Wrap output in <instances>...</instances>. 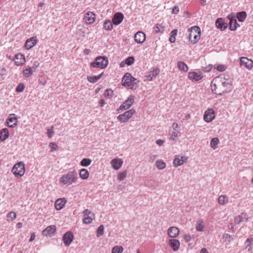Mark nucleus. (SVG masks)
Masks as SVG:
<instances>
[{
	"instance_id": "nucleus-63",
	"label": "nucleus",
	"mask_w": 253,
	"mask_h": 253,
	"mask_svg": "<svg viewBox=\"0 0 253 253\" xmlns=\"http://www.w3.org/2000/svg\"><path fill=\"white\" fill-rule=\"evenodd\" d=\"M200 253H209L206 248H202L201 250Z\"/></svg>"
},
{
	"instance_id": "nucleus-33",
	"label": "nucleus",
	"mask_w": 253,
	"mask_h": 253,
	"mask_svg": "<svg viewBox=\"0 0 253 253\" xmlns=\"http://www.w3.org/2000/svg\"><path fill=\"white\" fill-rule=\"evenodd\" d=\"M229 25V29L231 31H234L237 27H239V25L237 23L236 19L234 18H230Z\"/></svg>"
},
{
	"instance_id": "nucleus-41",
	"label": "nucleus",
	"mask_w": 253,
	"mask_h": 253,
	"mask_svg": "<svg viewBox=\"0 0 253 253\" xmlns=\"http://www.w3.org/2000/svg\"><path fill=\"white\" fill-rule=\"evenodd\" d=\"M156 166L159 169H163L166 168V164L164 161L161 160L156 161Z\"/></svg>"
},
{
	"instance_id": "nucleus-61",
	"label": "nucleus",
	"mask_w": 253,
	"mask_h": 253,
	"mask_svg": "<svg viewBox=\"0 0 253 253\" xmlns=\"http://www.w3.org/2000/svg\"><path fill=\"white\" fill-rule=\"evenodd\" d=\"M172 127L173 128L174 130H176V129L178 127V125L176 123H174L172 125Z\"/></svg>"
},
{
	"instance_id": "nucleus-58",
	"label": "nucleus",
	"mask_w": 253,
	"mask_h": 253,
	"mask_svg": "<svg viewBox=\"0 0 253 253\" xmlns=\"http://www.w3.org/2000/svg\"><path fill=\"white\" fill-rule=\"evenodd\" d=\"M49 145L52 151L56 150L58 148L57 145L55 143L53 142L50 143Z\"/></svg>"
},
{
	"instance_id": "nucleus-36",
	"label": "nucleus",
	"mask_w": 253,
	"mask_h": 253,
	"mask_svg": "<svg viewBox=\"0 0 253 253\" xmlns=\"http://www.w3.org/2000/svg\"><path fill=\"white\" fill-rule=\"evenodd\" d=\"M54 206L57 210H61L63 208V198L57 199L55 202Z\"/></svg>"
},
{
	"instance_id": "nucleus-32",
	"label": "nucleus",
	"mask_w": 253,
	"mask_h": 253,
	"mask_svg": "<svg viewBox=\"0 0 253 253\" xmlns=\"http://www.w3.org/2000/svg\"><path fill=\"white\" fill-rule=\"evenodd\" d=\"M229 202L228 197L224 195H221L219 196L218 198V203L220 205H225L227 204Z\"/></svg>"
},
{
	"instance_id": "nucleus-53",
	"label": "nucleus",
	"mask_w": 253,
	"mask_h": 253,
	"mask_svg": "<svg viewBox=\"0 0 253 253\" xmlns=\"http://www.w3.org/2000/svg\"><path fill=\"white\" fill-rule=\"evenodd\" d=\"M25 86L23 84L20 83L19 84L16 88V91L18 92H22L24 89Z\"/></svg>"
},
{
	"instance_id": "nucleus-11",
	"label": "nucleus",
	"mask_w": 253,
	"mask_h": 253,
	"mask_svg": "<svg viewBox=\"0 0 253 253\" xmlns=\"http://www.w3.org/2000/svg\"><path fill=\"white\" fill-rule=\"evenodd\" d=\"M187 161L188 157L187 156L177 155L175 156L173 164L175 167H177L182 165L185 163H187Z\"/></svg>"
},
{
	"instance_id": "nucleus-51",
	"label": "nucleus",
	"mask_w": 253,
	"mask_h": 253,
	"mask_svg": "<svg viewBox=\"0 0 253 253\" xmlns=\"http://www.w3.org/2000/svg\"><path fill=\"white\" fill-rule=\"evenodd\" d=\"M134 58L133 56H130L126 59L125 63L127 65H131L134 63Z\"/></svg>"
},
{
	"instance_id": "nucleus-50",
	"label": "nucleus",
	"mask_w": 253,
	"mask_h": 253,
	"mask_svg": "<svg viewBox=\"0 0 253 253\" xmlns=\"http://www.w3.org/2000/svg\"><path fill=\"white\" fill-rule=\"evenodd\" d=\"M104 233V226L103 225H100L97 230L96 236L100 237Z\"/></svg>"
},
{
	"instance_id": "nucleus-42",
	"label": "nucleus",
	"mask_w": 253,
	"mask_h": 253,
	"mask_svg": "<svg viewBox=\"0 0 253 253\" xmlns=\"http://www.w3.org/2000/svg\"><path fill=\"white\" fill-rule=\"evenodd\" d=\"M124 251V248L121 246H114L111 251V253H122Z\"/></svg>"
},
{
	"instance_id": "nucleus-15",
	"label": "nucleus",
	"mask_w": 253,
	"mask_h": 253,
	"mask_svg": "<svg viewBox=\"0 0 253 253\" xmlns=\"http://www.w3.org/2000/svg\"><path fill=\"white\" fill-rule=\"evenodd\" d=\"M249 216L247 213L242 212L240 214L235 217L234 223L237 224H239L242 222H247Z\"/></svg>"
},
{
	"instance_id": "nucleus-9",
	"label": "nucleus",
	"mask_w": 253,
	"mask_h": 253,
	"mask_svg": "<svg viewBox=\"0 0 253 253\" xmlns=\"http://www.w3.org/2000/svg\"><path fill=\"white\" fill-rule=\"evenodd\" d=\"M215 118V113L212 108L208 109L204 113L203 118L207 123H210Z\"/></svg>"
},
{
	"instance_id": "nucleus-31",
	"label": "nucleus",
	"mask_w": 253,
	"mask_h": 253,
	"mask_svg": "<svg viewBox=\"0 0 253 253\" xmlns=\"http://www.w3.org/2000/svg\"><path fill=\"white\" fill-rule=\"evenodd\" d=\"M9 136V131L7 128H4L0 131V140L3 141Z\"/></svg>"
},
{
	"instance_id": "nucleus-29",
	"label": "nucleus",
	"mask_w": 253,
	"mask_h": 253,
	"mask_svg": "<svg viewBox=\"0 0 253 253\" xmlns=\"http://www.w3.org/2000/svg\"><path fill=\"white\" fill-rule=\"evenodd\" d=\"M246 249L250 253H253V239L252 238H248L245 242Z\"/></svg>"
},
{
	"instance_id": "nucleus-62",
	"label": "nucleus",
	"mask_w": 253,
	"mask_h": 253,
	"mask_svg": "<svg viewBox=\"0 0 253 253\" xmlns=\"http://www.w3.org/2000/svg\"><path fill=\"white\" fill-rule=\"evenodd\" d=\"M91 52V50L89 49H85L84 51V53L85 55L89 54Z\"/></svg>"
},
{
	"instance_id": "nucleus-22",
	"label": "nucleus",
	"mask_w": 253,
	"mask_h": 253,
	"mask_svg": "<svg viewBox=\"0 0 253 253\" xmlns=\"http://www.w3.org/2000/svg\"><path fill=\"white\" fill-rule=\"evenodd\" d=\"M169 245L173 251H177L179 250L180 243L179 240L172 239L169 241Z\"/></svg>"
},
{
	"instance_id": "nucleus-57",
	"label": "nucleus",
	"mask_w": 253,
	"mask_h": 253,
	"mask_svg": "<svg viewBox=\"0 0 253 253\" xmlns=\"http://www.w3.org/2000/svg\"><path fill=\"white\" fill-rule=\"evenodd\" d=\"M179 11V7L177 6H174L172 8V12L171 13L172 14H177Z\"/></svg>"
},
{
	"instance_id": "nucleus-4",
	"label": "nucleus",
	"mask_w": 253,
	"mask_h": 253,
	"mask_svg": "<svg viewBox=\"0 0 253 253\" xmlns=\"http://www.w3.org/2000/svg\"><path fill=\"white\" fill-rule=\"evenodd\" d=\"M108 64V58L105 56H100L97 57L95 61L91 63L90 66L93 68L104 69L107 66Z\"/></svg>"
},
{
	"instance_id": "nucleus-13",
	"label": "nucleus",
	"mask_w": 253,
	"mask_h": 253,
	"mask_svg": "<svg viewBox=\"0 0 253 253\" xmlns=\"http://www.w3.org/2000/svg\"><path fill=\"white\" fill-rule=\"evenodd\" d=\"M241 66H244L249 70H251L253 67V61L245 57H242L240 59Z\"/></svg>"
},
{
	"instance_id": "nucleus-26",
	"label": "nucleus",
	"mask_w": 253,
	"mask_h": 253,
	"mask_svg": "<svg viewBox=\"0 0 253 253\" xmlns=\"http://www.w3.org/2000/svg\"><path fill=\"white\" fill-rule=\"evenodd\" d=\"M36 70V67H31L27 66L25 69L23 70V76L25 77L28 78L33 75V72H35Z\"/></svg>"
},
{
	"instance_id": "nucleus-20",
	"label": "nucleus",
	"mask_w": 253,
	"mask_h": 253,
	"mask_svg": "<svg viewBox=\"0 0 253 253\" xmlns=\"http://www.w3.org/2000/svg\"><path fill=\"white\" fill-rule=\"evenodd\" d=\"M37 44V37H32L26 41L25 46L27 49H30L35 46Z\"/></svg>"
},
{
	"instance_id": "nucleus-44",
	"label": "nucleus",
	"mask_w": 253,
	"mask_h": 253,
	"mask_svg": "<svg viewBox=\"0 0 253 253\" xmlns=\"http://www.w3.org/2000/svg\"><path fill=\"white\" fill-rule=\"evenodd\" d=\"M169 139L175 140L180 135V132L177 130H174L170 133Z\"/></svg>"
},
{
	"instance_id": "nucleus-27",
	"label": "nucleus",
	"mask_w": 253,
	"mask_h": 253,
	"mask_svg": "<svg viewBox=\"0 0 253 253\" xmlns=\"http://www.w3.org/2000/svg\"><path fill=\"white\" fill-rule=\"evenodd\" d=\"M215 25L217 28L220 29L222 31L225 30L227 27V24L224 23L221 18H219L216 20Z\"/></svg>"
},
{
	"instance_id": "nucleus-35",
	"label": "nucleus",
	"mask_w": 253,
	"mask_h": 253,
	"mask_svg": "<svg viewBox=\"0 0 253 253\" xmlns=\"http://www.w3.org/2000/svg\"><path fill=\"white\" fill-rule=\"evenodd\" d=\"M113 24L110 20H106L103 23V28L107 31H111L113 28Z\"/></svg>"
},
{
	"instance_id": "nucleus-64",
	"label": "nucleus",
	"mask_w": 253,
	"mask_h": 253,
	"mask_svg": "<svg viewBox=\"0 0 253 253\" xmlns=\"http://www.w3.org/2000/svg\"><path fill=\"white\" fill-rule=\"evenodd\" d=\"M99 104L101 106H103L104 104H105V101L104 99H101L99 102Z\"/></svg>"
},
{
	"instance_id": "nucleus-60",
	"label": "nucleus",
	"mask_w": 253,
	"mask_h": 253,
	"mask_svg": "<svg viewBox=\"0 0 253 253\" xmlns=\"http://www.w3.org/2000/svg\"><path fill=\"white\" fill-rule=\"evenodd\" d=\"M164 143V140L162 139H158L156 141V143L159 146H161Z\"/></svg>"
},
{
	"instance_id": "nucleus-55",
	"label": "nucleus",
	"mask_w": 253,
	"mask_h": 253,
	"mask_svg": "<svg viewBox=\"0 0 253 253\" xmlns=\"http://www.w3.org/2000/svg\"><path fill=\"white\" fill-rule=\"evenodd\" d=\"M53 126H51L50 128H48L47 129V134L48 137H51L52 136L53 133Z\"/></svg>"
},
{
	"instance_id": "nucleus-30",
	"label": "nucleus",
	"mask_w": 253,
	"mask_h": 253,
	"mask_svg": "<svg viewBox=\"0 0 253 253\" xmlns=\"http://www.w3.org/2000/svg\"><path fill=\"white\" fill-rule=\"evenodd\" d=\"M160 73L159 69H154L152 71L149 72L148 75L146 76V78L148 81H151L153 80L154 77H155Z\"/></svg>"
},
{
	"instance_id": "nucleus-23",
	"label": "nucleus",
	"mask_w": 253,
	"mask_h": 253,
	"mask_svg": "<svg viewBox=\"0 0 253 253\" xmlns=\"http://www.w3.org/2000/svg\"><path fill=\"white\" fill-rule=\"evenodd\" d=\"M55 230V226H49L42 231V234L45 236H51L54 235Z\"/></svg>"
},
{
	"instance_id": "nucleus-37",
	"label": "nucleus",
	"mask_w": 253,
	"mask_h": 253,
	"mask_svg": "<svg viewBox=\"0 0 253 253\" xmlns=\"http://www.w3.org/2000/svg\"><path fill=\"white\" fill-rule=\"evenodd\" d=\"M102 74H103V73H102L101 74L99 75L98 76H87V80L88 82H89L91 83H95L99 79H100Z\"/></svg>"
},
{
	"instance_id": "nucleus-28",
	"label": "nucleus",
	"mask_w": 253,
	"mask_h": 253,
	"mask_svg": "<svg viewBox=\"0 0 253 253\" xmlns=\"http://www.w3.org/2000/svg\"><path fill=\"white\" fill-rule=\"evenodd\" d=\"M177 66L180 71L184 73L187 72L189 69V67L187 65L182 61H178Z\"/></svg>"
},
{
	"instance_id": "nucleus-7",
	"label": "nucleus",
	"mask_w": 253,
	"mask_h": 253,
	"mask_svg": "<svg viewBox=\"0 0 253 253\" xmlns=\"http://www.w3.org/2000/svg\"><path fill=\"white\" fill-rule=\"evenodd\" d=\"M83 20L87 25L92 24L96 20V14L94 12L88 11L84 14Z\"/></svg>"
},
{
	"instance_id": "nucleus-38",
	"label": "nucleus",
	"mask_w": 253,
	"mask_h": 253,
	"mask_svg": "<svg viewBox=\"0 0 253 253\" xmlns=\"http://www.w3.org/2000/svg\"><path fill=\"white\" fill-rule=\"evenodd\" d=\"M246 17L247 13L245 11L240 12L237 14V17L240 22L244 21Z\"/></svg>"
},
{
	"instance_id": "nucleus-6",
	"label": "nucleus",
	"mask_w": 253,
	"mask_h": 253,
	"mask_svg": "<svg viewBox=\"0 0 253 253\" xmlns=\"http://www.w3.org/2000/svg\"><path fill=\"white\" fill-rule=\"evenodd\" d=\"M136 111L134 109H131L125 112L124 113L119 115L117 117V119L122 123L127 122L135 114Z\"/></svg>"
},
{
	"instance_id": "nucleus-17",
	"label": "nucleus",
	"mask_w": 253,
	"mask_h": 253,
	"mask_svg": "<svg viewBox=\"0 0 253 253\" xmlns=\"http://www.w3.org/2000/svg\"><path fill=\"white\" fill-rule=\"evenodd\" d=\"M180 233V230L178 228L172 226L168 229V235L171 238L177 237Z\"/></svg>"
},
{
	"instance_id": "nucleus-34",
	"label": "nucleus",
	"mask_w": 253,
	"mask_h": 253,
	"mask_svg": "<svg viewBox=\"0 0 253 253\" xmlns=\"http://www.w3.org/2000/svg\"><path fill=\"white\" fill-rule=\"evenodd\" d=\"M80 176L82 179H86L88 178L89 173L88 171L85 169H81L80 173Z\"/></svg>"
},
{
	"instance_id": "nucleus-47",
	"label": "nucleus",
	"mask_w": 253,
	"mask_h": 253,
	"mask_svg": "<svg viewBox=\"0 0 253 253\" xmlns=\"http://www.w3.org/2000/svg\"><path fill=\"white\" fill-rule=\"evenodd\" d=\"M164 27L162 24H157L154 27V31L155 33H159L161 30H164Z\"/></svg>"
},
{
	"instance_id": "nucleus-19",
	"label": "nucleus",
	"mask_w": 253,
	"mask_h": 253,
	"mask_svg": "<svg viewBox=\"0 0 253 253\" xmlns=\"http://www.w3.org/2000/svg\"><path fill=\"white\" fill-rule=\"evenodd\" d=\"M134 38L135 41L137 43H142L145 41L146 35L143 32L138 31L135 34Z\"/></svg>"
},
{
	"instance_id": "nucleus-21",
	"label": "nucleus",
	"mask_w": 253,
	"mask_h": 253,
	"mask_svg": "<svg viewBox=\"0 0 253 253\" xmlns=\"http://www.w3.org/2000/svg\"><path fill=\"white\" fill-rule=\"evenodd\" d=\"M123 161L119 158L113 159L111 162L112 168L115 170L120 169L123 165Z\"/></svg>"
},
{
	"instance_id": "nucleus-18",
	"label": "nucleus",
	"mask_w": 253,
	"mask_h": 253,
	"mask_svg": "<svg viewBox=\"0 0 253 253\" xmlns=\"http://www.w3.org/2000/svg\"><path fill=\"white\" fill-rule=\"evenodd\" d=\"M124 18L123 14L121 12L115 13L112 18V22L115 25H118L122 23Z\"/></svg>"
},
{
	"instance_id": "nucleus-48",
	"label": "nucleus",
	"mask_w": 253,
	"mask_h": 253,
	"mask_svg": "<svg viewBox=\"0 0 253 253\" xmlns=\"http://www.w3.org/2000/svg\"><path fill=\"white\" fill-rule=\"evenodd\" d=\"M114 95V91L111 89H107L104 92V96L106 97L110 98Z\"/></svg>"
},
{
	"instance_id": "nucleus-54",
	"label": "nucleus",
	"mask_w": 253,
	"mask_h": 253,
	"mask_svg": "<svg viewBox=\"0 0 253 253\" xmlns=\"http://www.w3.org/2000/svg\"><path fill=\"white\" fill-rule=\"evenodd\" d=\"M224 238L225 239V241H227L228 242H230L233 240L232 236L228 234H225L224 236Z\"/></svg>"
},
{
	"instance_id": "nucleus-14",
	"label": "nucleus",
	"mask_w": 253,
	"mask_h": 253,
	"mask_svg": "<svg viewBox=\"0 0 253 253\" xmlns=\"http://www.w3.org/2000/svg\"><path fill=\"white\" fill-rule=\"evenodd\" d=\"M203 77V74L201 72H190L188 73V78L192 81H199Z\"/></svg>"
},
{
	"instance_id": "nucleus-16",
	"label": "nucleus",
	"mask_w": 253,
	"mask_h": 253,
	"mask_svg": "<svg viewBox=\"0 0 253 253\" xmlns=\"http://www.w3.org/2000/svg\"><path fill=\"white\" fill-rule=\"evenodd\" d=\"M6 123L8 126L12 128L17 126V120L14 114H11L9 115L6 120Z\"/></svg>"
},
{
	"instance_id": "nucleus-12",
	"label": "nucleus",
	"mask_w": 253,
	"mask_h": 253,
	"mask_svg": "<svg viewBox=\"0 0 253 253\" xmlns=\"http://www.w3.org/2000/svg\"><path fill=\"white\" fill-rule=\"evenodd\" d=\"M77 180V174L75 172H71L64 176V184L71 185Z\"/></svg>"
},
{
	"instance_id": "nucleus-40",
	"label": "nucleus",
	"mask_w": 253,
	"mask_h": 253,
	"mask_svg": "<svg viewBox=\"0 0 253 253\" xmlns=\"http://www.w3.org/2000/svg\"><path fill=\"white\" fill-rule=\"evenodd\" d=\"M219 143V140L218 138H213L211 141V146L213 149H215L217 148V145Z\"/></svg>"
},
{
	"instance_id": "nucleus-10",
	"label": "nucleus",
	"mask_w": 253,
	"mask_h": 253,
	"mask_svg": "<svg viewBox=\"0 0 253 253\" xmlns=\"http://www.w3.org/2000/svg\"><path fill=\"white\" fill-rule=\"evenodd\" d=\"M134 99V96L129 95L127 99L120 106L119 110H126L129 109L133 104Z\"/></svg>"
},
{
	"instance_id": "nucleus-45",
	"label": "nucleus",
	"mask_w": 253,
	"mask_h": 253,
	"mask_svg": "<svg viewBox=\"0 0 253 253\" xmlns=\"http://www.w3.org/2000/svg\"><path fill=\"white\" fill-rule=\"evenodd\" d=\"M91 160L90 159L84 158L81 162V165L83 167H87L90 165Z\"/></svg>"
},
{
	"instance_id": "nucleus-24",
	"label": "nucleus",
	"mask_w": 253,
	"mask_h": 253,
	"mask_svg": "<svg viewBox=\"0 0 253 253\" xmlns=\"http://www.w3.org/2000/svg\"><path fill=\"white\" fill-rule=\"evenodd\" d=\"M15 59V64L18 66L23 65L25 62V56L21 53L16 54Z\"/></svg>"
},
{
	"instance_id": "nucleus-49",
	"label": "nucleus",
	"mask_w": 253,
	"mask_h": 253,
	"mask_svg": "<svg viewBox=\"0 0 253 253\" xmlns=\"http://www.w3.org/2000/svg\"><path fill=\"white\" fill-rule=\"evenodd\" d=\"M214 68L219 72H223L226 69L227 67L224 64H218L216 66H214Z\"/></svg>"
},
{
	"instance_id": "nucleus-8",
	"label": "nucleus",
	"mask_w": 253,
	"mask_h": 253,
	"mask_svg": "<svg viewBox=\"0 0 253 253\" xmlns=\"http://www.w3.org/2000/svg\"><path fill=\"white\" fill-rule=\"evenodd\" d=\"M84 219L83 222L84 224H90L95 218V215L90 210L88 209L85 210L83 211Z\"/></svg>"
},
{
	"instance_id": "nucleus-1",
	"label": "nucleus",
	"mask_w": 253,
	"mask_h": 253,
	"mask_svg": "<svg viewBox=\"0 0 253 253\" xmlns=\"http://www.w3.org/2000/svg\"><path fill=\"white\" fill-rule=\"evenodd\" d=\"M232 86V82L228 75H221L215 78L211 83V89L217 95H222L228 92Z\"/></svg>"
},
{
	"instance_id": "nucleus-43",
	"label": "nucleus",
	"mask_w": 253,
	"mask_h": 253,
	"mask_svg": "<svg viewBox=\"0 0 253 253\" xmlns=\"http://www.w3.org/2000/svg\"><path fill=\"white\" fill-rule=\"evenodd\" d=\"M204 225L202 220H198L197 222L196 229L198 231H203L204 230Z\"/></svg>"
},
{
	"instance_id": "nucleus-39",
	"label": "nucleus",
	"mask_w": 253,
	"mask_h": 253,
	"mask_svg": "<svg viewBox=\"0 0 253 253\" xmlns=\"http://www.w3.org/2000/svg\"><path fill=\"white\" fill-rule=\"evenodd\" d=\"M177 34V29H174L171 32L170 36L169 39V41L171 43H174L175 42Z\"/></svg>"
},
{
	"instance_id": "nucleus-5",
	"label": "nucleus",
	"mask_w": 253,
	"mask_h": 253,
	"mask_svg": "<svg viewBox=\"0 0 253 253\" xmlns=\"http://www.w3.org/2000/svg\"><path fill=\"white\" fill-rule=\"evenodd\" d=\"M12 172L16 177H21L25 172L24 163L23 162H20L15 164L12 169Z\"/></svg>"
},
{
	"instance_id": "nucleus-2",
	"label": "nucleus",
	"mask_w": 253,
	"mask_h": 253,
	"mask_svg": "<svg viewBox=\"0 0 253 253\" xmlns=\"http://www.w3.org/2000/svg\"><path fill=\"white\" fill-rule=\"evenodd\" d=\"M122 84L130 89H135L137 87V79L133 77L130 73L125 74L122 79Z\"/></svg>"
},
{
	"instance_id": "nucleus-25",
	"label": "nucleus",
	"mask_w": 253,
	"mask_h": 253,
	"mask_svg": "<svg viewBox=\"0 0 253 253\" xmlns=\"http://www.w3.org/2000/svg\"><path fill=\"white\" fill-rule=\"evenodd\" d=\"M73 239V233L71 232H67L64 234V244L66 246H69L72 242Z\"/></svg>"
},
{
	"instance_id": "nucleus-46",
	"label": "nucleus",
	"mask_w": 253,
	"mask_h": 253,
	"mask_svg": "<svg viewBox=\"0 0 253 253\" xmlns=\"http://www.w3.org/2000/svg\"><path fill=\"white\" fill-rule=\"evenodd\" d=\"M127 175V171L126 170H124L122 172H120L117 176V179L120 181H122L124 180L126 176Z\"/></svg>"
},
{
	"instance_id": "nucleus-3",
	"label": "nucleus",
	"mask_w": 253,
	"mask_h": 253,
	"mask_svg": "<svg viewBox=\"0 0 253 253\" xmlns=\"http://www.w3.org/2000/svg\"><path fill=\"white\" fill-rule=\"evenodd\" d=\"M189 39L190 42L195 44L197 43L201 38V29L199 27L194 26L191 27L189 30Z\"/></svg>"
},
{
	"instance_id": "nucleus-59",
	"label": "nucleus",
	"mask_w": 253,
	"mask_h": 253,
	"mask_svg": "<svg viewBox=\"0 0 253 253\" xmlns=\"http://www.w3.org/2000/svg\"><path fill=\"white\" fill-rule=\"evenodd\" d=\"M35 238H36V234H35V233H32L31 234V237H30V238L29 239V241L30 242L33 241L34 240H35Z\"/></svg>"
},
{
	"instance_id": "nucleus-56",
	"label": "nucleus",
	"mask_w": 253,
	"mask_h": 253,
	"mask_svg": "<svg viewBox=\"0 0 253 253\" xmlns=\"http://www.w3.org/2000/svg\"><path fill=\"white\" fill-rule=\"evenodd\" d=\"M191 239H192L191 236L189 234H185L184 236V239L185 241L187 243L190 242L191 240Z\"/></svg>"
},
{
	"instance_id": "nucleus-52",
	"label": "nucleus",
	"mask_w": 253,
	"mask_h": 253,
	"mask_svg": "<svg viewBox=\"0 0 253 253\" xmlns=\"http://www.w3.org/2000/svg\"><path fill=\"white\" fill-rule=\"evenodd\" d=\"M7 217L11 219V220H13L16 217V213L14 211L9 212L7 214Z\"/></svg>"
}]
</instances>
